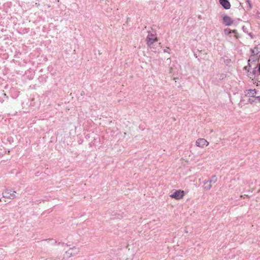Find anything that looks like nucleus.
Masks as SVG:
<instances>
[{"mask_svg":"<svg viewBox=\"0 0 260 260\" xmlns=\"http://www.w3.org/2000/svg\"><path fill=\"white\" fill-rule=\"evenodd\" d=\"M57 244V241H54V244Z\"/></svg>","mask_w":260,"mask_h":260,"instance_id":"obj_19","label":"nucleus"},{"mask_svg":"<svg viewBox=\"0 0 260 260\" xmlns=\"http://www.w3.org/2000/svg\"><path fill=\"white\" fill-rule=\"evenodd\" d=\"M66 245L67 246H69V245L68 244H66Z\"/></svg>","mask_w":260,"mask_h":260,"instance_id":"obj_21","label":"nucleus"},{"mask_svg":"<svg viewBox=\"0 0 260 260\" xmlns=\"http://www.w3.org/2000/svg\"><path fill=\"white\" fill-rule=\"evenodd\" d=\"M251 51H252V53L253 54H257L258 53V48L257 47H255L254 49L253 50H251Z\"/></svg>","mask_w":260,"mask_h":260,"instance_id":"obj_12","label":"nucleus"},{"mask_svg":"<svg viewBox=\"0 0 260 260\" xmlns=\"http://www.w3.org/2000/svg\"><path fill=\"white\" fill-rule=\"evenodd\" d=\"M260 85V81H258V82L257 83V86H258Z\"/></svg>","mask_w":260,"mask_h":260,"instance_id":"obj_17","label":"nucleus"},{"mask_svg":"<svg viewBox=\"0 0 260 260\" xmlns=\"http://www.w3.org/2000/svg\"><path fill=\"white\" fill-rule=\"evenodd\" d=\"M212 187L211 184L208 181H206L204 184V188L206 190H209Z\"/></svg>","mask_w":260,"mask_h":260,"instance_id":"obj_9","label":"nucleus"},{"mask_svg":"<svg viewBox=\"0 0 260 260\" xmlns=\"http://www.w3.org/2000/svg\"><path fill=\"white\" fill-rule=\"evenodd\" d=\"M0 201H2V199H0Z\"/></svg>","mask_w":260,"mask_h":260,"instance_id":"obj_23","label":"nucleus"},{"mask_svg":"<svg viewBox=\"0 0 260 260\" xmlns=\"http://www.w3.org/2000/svg\"><path fill=\"white\" fill-rule=\"evenodd\" d=\"M219 2L224 9L226 10L230 9L231 4L228 0H219Z\"/></svg>","mask_w":260,"mask_h":260,"instance_id":"obj_7","label":"nucleus"},{"mask_svg":"<svg viewBox=\"0 0 260 260\" xmlns=\"http://www.w3.org/2000/svg\"><path fill=\"white\" fill-rule=\"evenodd\" d=\"M253 75H255V74H256V68H254L252 73H251Z\"/></svg>","mask_w":260,"mask_h":260,"instance_id":"obj_13","label":"nucleus"},{"mask_svg":"<svg viewBox=\"0 0 260 260\" xmlns=\"http://www.w3.org/2000/svg\"><path fill=\"white\" fill-rule=\"evenodd\" d=\"M0 201H2V199H0Z\"/></svg>","mask_w":260,"mask_h":260,"instance_id":"obj_22","label":"nucleus"},{"mask_svg":"<svg viewBox=\"0 0 260 260\" xmlns=\"http://www.w3.org/2000/svg\"><path fill=\"white\" fill-rule=\"evenodd\" d=\"M157 41V37H155V36L152 34H149L146 38L147 44L149 46L152 45L154 42Z\"/></svg>","mask_w":260,"mask_h":260,"instance_id":"obj_4","label":"nucleus"},{"mask_svg":"<svg viewBox=\"0 0 260 260\" xmlns=\"http://www.w3.org/2000/svg\"><path fill=\"white\" fill-rule=\"evenodd\" d=\"M79 252V248L74 246L72 248H70L68 250L66 251V254L67 257L69 258L71 256H76Z\"/></svg>","mask_w":260,"mask_h":260,"instance_id":"obj_2","label":"nucleus"},{"mask_svg":"<svg viewBox=\"0 0 260 260\" xmlns=\"http://www.w3.org/2000/svg\"><path fill=\"white\" fill-rule=\"evenodd\" d=\"M184 196V192L181 190H176L173 194L170 195V197L176 200H180Z\"/></svg>","mask_w":260,"mask_h":260,"instance_id":"obj_3","label":"nucleus"},{"mask_svg":"<svg viewBox=\"0 0 260 260\" xmlns=\"http://www.w3.org/2000/svg\"><path fill=\"white\" fill-rule=\"evenodd\" d=\"M255 100L257 101L258 102H260V96H257L255 97Z\"/></svg>","mask_w":260,"mask_h":260,"instance_id":"obj_14","label":"nucleus"},{"mask_svg":"<svg viewBox=\"0 0 260 260\" xmlns=\"http://www.w3.org/2000/svg\"><path fill=\"white\" fill-rule=\"evenodd\" d=\"M249 96L252 97H254L256 94V91L255 89H250L248 93Z\"/></svg>","mask_w":260,"mask_h":260,"instance_id":"obj_10","label":"nucleus"},{"mask_svg":"<svg viewBox=\"0 0 260 260\" xmlns=\"http://www.w3.org/2000/svg\"><path fill=\"white\" fill-rule=\"evenodd\" d=\"M224 32L225 35H229L231 33H234L235 34V37L236 38H238V35H237V32L236 30H232L230 28H225L224 30Z\"/></svg>","mask_w":260,"mask_h":260,"instance_id":"obj_8","label":"nucleus"},{"mask_svg":"<svg viewBox=\"0 0 260 260\" xmlns=\"http://www.w3.org/2000/svg\"><path fill=\"white\" fill-rule=\"evenodd\" d=\"M164 52H167V50H166V49H165V50H164Z\"/></svg>","mask_w":260,"mask_h":260,"instance_id":"obj_20","label":"nucleus"},{"mask_svg":"<svg viewBox=\"0 0 260 260\" xmlns=\"http://www.w3.org/2000/svg\"><path fill=\"white\" fill-rule=\"evenodd\" d=\"M84 94V92L83 91H82V92H81V95H83V94Z\"/></svg>","mask_w":260,"mask_h":260,"instance_id":"obj_18","label":"nucleus"},{"mask_svg":"<svg viewBox=\"0 0 260 260\" xmlns=\"http://www.w3.org/2000/svg\"><path fill=\"white\" fill-rule=\"evenodd\" d=\"M257 68H258V72L260 74V63L258 64Z\"/></svg>","mask_w":260,"mask_h":260,"instance_id":"obj_15","label":"nucleus"},{"mask_svg":"<svg viewBox=\"0 0 260 260\" xmlns=\"http://www.w3.org/2000/svg\"><path fill=\"white\" fill-rule=\"evenodd\" d=\"M65 244L64 243H60V242H59L58 243V245H64Z\"/></svg>","mask_w":260,"mask_h":260,"instance_id":"obj_16","label":"nucleus"},{"mask_svg":"<svg viewBox=\"0 0 260 260\" xmlns=\"http://www.w3.org/2000/svg\"><path fill=\"white\" fill-rule=\"evenodd\" d=\"M3 197L4 198L9 199H14L17 197V193L15 191L12 190V189H6L3 192Z\"/></svg>","mask_w":260,"mask_h":260,"instance_id":"obj_1","label":"nucleus"},{"mask_svg":"<svg viewBox=\"0 0 260 260\" xmlns=\"http://www.w3.org/2000/svg\"><path fill=\"white\" fill-rule=\"evenodd\" d=\"M196 144L197 146L203 148L205 146H207L209 143L205 139L200 138L196 141Z\"/></svg>","mask_w":260,"mask_h":260,"instance_id":"obj_5","label":"nucleus"},{"mask_svg":"<svg viewBox=\"0 0 260 260\" xmlns=\"http://www.w3.org/2000/svg\"><path fill=\"white\" fill-rule=\"evenodd\" d=\"M223 23L226 26H230L233 23V20L231 18L227 15H225L223 17Z\"/></svg>","mask_w":260,"mask_h":260,"instance_id":"obj_6","label":"nucleus"},{"mask_svg":"<svg viewBox=\"0 0 260 260\" xmlns=\"http://www.w3.org/2000/svg\"><path fill=\"white\" fill-rule=\"evenodd\" d=\"M211 184L212 183H215L217 181V177L215 175L212 176L211 179L207 180Z\"/></svg>","mask_w":260,"mask_h":260,"instance_id":"obj_11","label":"nucleus"}]
</instances>
